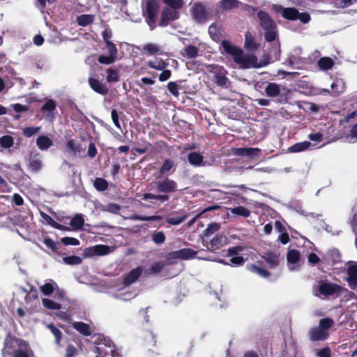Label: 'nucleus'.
<instances>
[{"label": "nucleus", "mask_w": 357, "mask_h": 357, "mask_svg": "<svg viewBox=\"0 0 357 357\" xmlns=\"http://www.w3.org/2000/svg\"><path fill=\"white\" fill-rule=\"evenodd\" d=\"M187 218V215H183L181 217H172L167 219V222L171 225H178L182 223Z\"/></svg>", "instance_id": "nucleus-58"}, {"label": "nucleus", "mask_w": 357, "mask_h": 357, "mask_svg": "<svg viewBox=\"0 0 357 357\" xmlns=\"http://www.w3.org/2000/svg\"><path fill=\"white\" fill-rule=\"evenodd\" d=\"M40 215L43 219V220L52 227L61 230V231H69L70 229L64 225H62L55 220H54L49 215L46 214L45 212L40 211Z\"/></svg>", "instance_id": "nucleus-24"}, {"label": "nucleus", "mask_w": 357, "mask_h": 357, "mask_svg": "<svg viewBox=\"0 0 357 357\" xmlns=\"http://www.w3.org/2000/svg\"><path fill=\"white\" fill-rule=\"evenodd\" d=\"M221 47L225 53L233 56L234 62L240 65L242 68H259L269 63V61H267L258 64V59L255 55L244 54L242 49L233 45L227 40H223L221 42Z\"/></svg>", "instance_id": "nucleus-1"}, {"label": "nucleus", "mask_w": 357, "mask_h": 357, "mask_svg": "<svg viewBox=\"0 0 357 357\" xmlns=\"http://www.w3.org/2000/svg\"><path fill=\"white\" fill-rule=\"evenodd\" d=\"M227 71L222 68H220L219 70L215 73L214 82L221 87H227L229 79L226 76Z\"/></svg>", "instance_id": "nucleus-23"}, {"label": "nucleus", "mask_w": 357, "mask_h": 357, "mask_svg": "<svg viewBox=\"0 0 357 357\" xmlns=\"http://www.w3.org/2000/svg\"><path fill=\"white\" fill-rule=\"evenodd\" d=\"M67 146L73 154H77L80 152V146L77 144L74 139L68 140Z\"/></svg>", "instance_id": "nucleus-60"}, {"label": "nucleus", "mask_w": 357, "mask_h": 357, "mask_svg": "<svg viewBox=\"0 0 357 357\" xmlns=\"http://www.w3.org/2000/svg\"><path fill=\"white\" fill-rule=\"evenodd\" d=\"M77 348L74 345L69 344L66 347V354L64 357H75L77 355Z\"/></svg>", "instance_id": "nucleus-61"}, {"label": "nucleus", "mask_w": 357, "mask_h": 357, "mask_svg": "<svg viewBox=\"0 0 357 357\" xmlns=\"http://www.w3.org/2000/svg\"><path fill=\"white\" fill-rule=\"evenodd\" d=\"M143 271V267L140 266L134 269H132L128 273L124 275L123 284L128 287L136 282L137 279L141 276Z\"/></svg>", "instance_id": "nucleus-17"}, {"label": "nucleus", "mask_w": 357, "mask_h": 357, "mask_svg": "<svg viewBox=\"0 0 357 357\" xmlns=\"http://www.w3.org/2000/svg\"><path fill=\"white\" fill-rule=\"evenodd\" d=\"M197 252L191 248H182L169 253L173 259H189L196 256Z\"/></svg>", "instance_id": "nucleus-16"}, {"label": "nucleus", "mask_w": 357, "mask_h": 357, "mask_svg": "<svg viewBox=\"0 0 357 357\" xmlns=\"http://www.w3.org/2000/svg\"><path fill=\"white\" fill-rule=\"evenodd\" d=\"M84 224V220L81 214L75 215L70 220V225L74 230L81 229Z\"/></svg>", "instance_id": "nucleus-36"}, {"label": "nucleus", "mask_w": 357, "mask_h": 357, "mask_svg": "<svg viewBox=\"0 0 357 357\" xmlns=\"http://www.w3.org/2000/svg\"><path fill=\"white\" fill-rule=\"evenodd\" d=\"M333 319L326 317L321 319L318 326L312 328L309 331V339L312 342L324 341L328 338L330 329L333 326Z\"/></svg>", "instance_id": "nucleus-5"}, {"label": "nucleus", "mask_w": 357, "mask_h": 357, "mask_svg": "<svg viewBox=\"0 0 357 357\" xmlns=\"http://www.w3.org/2000/svg\"><path fill=\"white\" fill-rule=\"evenodd\" d=\"M56 109V102L52 99H46L45 103L40 108L43 113H47V118L53 121L56 118L55 111Z\"/></svg>", "instance_id": "nucleus-12"}, {"label": "nucleus", "mask_w": 357, "mask_h": 357, "mask_svg": "<svg viewBox=\"0 0 357 357\" xmlns=\"http://www.w3.org/2000/svg\"><path fill=\"white\" fill-rule=\"evenodd\" d=\"M159 9L160 3L158 0H147L146 1L145 7L143 9V15L151 31L154 30L157 26L156 22Z\"/></svg>", "instance_id": "nucleus-6"}, {"label": "nucleus", "mask_w": 357, "mask_h": 357, "mask_svg": "<svg viewBox=\"0 0 357 357\" xmlns=\"http://www.w3.org/2000/svg\"><path fill=\"white\" fill-rule=\"evenodd\" d=\"M110 248L107 245H96L92 248H86L84 251L85 257L93 255L103 256L109 252Z\"/></svg>", "instance_id": "nucleus-15"}, {"label": "nucleus", "mask_w": 357, "mask_h": 357, "mask_svg": "<svg viewBox=\"0 0 357 357\" xmlns=\"http://www.w3.org/2000/svg\"><path fill=\"white\" fill-rule=\"evenodd\" d=\"M316 355L317 357H331V350L328 347H326L320 350H318Z\"/></svg>", "instance_id": "nucleus-64"}, {"label": "nucleus", "mask_w": 357, "mask_h": 357, "mask_svg": "<svg viewBox=\"0 0 357 357\" xmlns=\"http://www.w3.org/2000/svg\"><path fill=\"white\" fill-rule=\"evenodd\" d=\"M188 160L190 165L199 167L204 165V156L198 152H190L188 155Z\"/></svg>", "instance_id": "nucleus-26"}, {"label": "nucleus", "mask_w": 357, "mask_h": 357, "mask_svg": "<svg viewBox=\"0 0 357 357\" xmlns=\"http://www.w3.org/2000/svg\"><path fill=\"white\" fill-rule=\"evenodd\" d=\"M190 14L195 22L204 24L211 19V14L203 2L197 1L190 8Z\"/></svg>", "instance_id": "nucleus-7"}, {"label": "nucleus", "mask_w": 357, "mask_h": 357, "mask_svg": "<svg viewBox=\"0 0 357 357\" xmlns=\"http://www.w3.org/2000/svg\"><path fill=\"white\" fill-rule=\"evenodd\" d=\"M318 291L324 296L335 295L337 297L343 291V288L336 283L321 281L319 284Z\"/></svg>", "instance_id": "nucleus-8"}, {"label": "nucleus", "mask_w": 357, "mask_h": 357, "mask_svg": "<svg viewBox=\"0 0 357 357\" xmlns=\"http://www.w3.org/2000/svg\"><path fill=\"white\" fill-rule=\"evenodd\" d=\"M176 163L171 158H165L158 169V177L167 176V177L173 174L176 169Z\"/></svg>", "instance_id": "nucleus-13"}, {"label": "nucleus", "mask_w": 357, "mask_h": 357, "mask_svg": "<svg viewBox=\"0 0 357 357\" xmlns=\"http://www.w3.org/2000/svg\"><path fill=\"white\" fill-rule=\"evenodd\" d=\"M154 185L155 191L159 194L147 192L143 194L141 198L144 201H149L152 204H155L157 202L163 203L168 201L169 199V194L178 190L177 183L168 177L155 182Z\"/></svg>", "instance_id": "nucleus-2"}, {"label": "nucleus", "mask_w": 357, "mask_h": 357, "mask_svg": "<svg viewBox=\"0 0 357 357\" xmlns=\"http://www.w3.org/2000/svg\"><path fill=\"white\" fill-rule=\"evenodd\" d=\"M164 267V264L162 262H154L151 264V267L148 269L149 274H153L160 273Z\"/></svg>", "instance_id": "nucleus-55"}, {"label": "nucleus", "mask_w": 357, "mask_h": 357, "mask_svg": "<svg viewBox=\"0 0 357 357\" xmlns=\"http://www.w3.org/2000/svg\"><path fill=\"white\" fill-rule=\"evenodd\" d=\"M230 211L234 215L242 216L243 218H248L251 214L250 211L242 206L231 208H230Z\"/></svg>", "instance_id": "nucleus-40"}, {"label": "nucleus", "mask_w": 357, "mask_h": 357, "mask_svg": "<svg viewBox=\"0 0 357 357\" xmlns=\"http://www.w3.org/2000/svg\"><path fill=\"white\" fill-rule=\"evenodd\" d=\"M199 49L192 45H187L181 51V54L187 59H195L198 56Z\"/></svg>", "instance_id": "nucleus-28"}, {"label": "nucleus", "mask_w": 357, "mask_h": 357, "mask_svg": "<svg viewBox=\"0 0 357 357\" xmlns=\"http://www.w3.org/2000/svg\"><path fill=\"white\" fill-rule=\"evenodd\" d=\"M142 52L144 54L154 55L160 52V47L154 43H147L144 45Z\"/></svg>", "instance_id": "nucleus-39"}, {"label": "nucleus", "mask_w": 357, "mask_h": 357, "mask_svg": "<svg viewBox=\"0 0 357 357\" xmlns=\"http://www.w3.org/2000/svg\"><path fill=\"white\" fill-rule=\"evenodd\" d=\"M220 208V206L218 205H214V206H208L206 208H204V210H202L201 212H199L197 215H195V218H193L188 223L189 225H192V224L195 223V222L197 220V219L201 218L202 216V215L206 212H208V211H214V210H217V209H219Z\"/></svg>", "instance_id": "nucleus-50"}, {"label": "nucleus", "mask_w": 357, "mask_h": 357, "mask_svg": "<svg viewBox=\"0 0 357 357\" xmlns=\"http://www.w3.org/2000/svg\"><path fill=\"white\" fill-rule=\"evenodd\" d=\"M98 61L99 63H100L102 64L109 65V64L113 63L116 61V59L114 57H113L112 56H110L109 54V56L100 55L98 57Z\"/></svg>", "instance_id": "nucleus-59"}, {"label": "nucleus", "mask_w": 357, "mask_h": 357, "mask_svg": "<svg viewBox=\"0 0 357 357\" xmlns=\"http://www.w3.org/2000/svg\"><path fill=\"white\" fill-rule=\"evenodd\" d=\"M310 145L311 143L307 141L298 142L289 147L288 150L290 153H298L307 150Z\"/></svg>", "instance_id": "nucleus-34"}, {"label": "nucleus", "mask_w": 357, "mask_h": 357, "mask_svg": "<svg viewBox=\"0 0 357 357\" xmlns=\"http://www.w3.org/2000/svg\"><path fill=\"white\" fill-rule=\"evenodd\" d=\"M260 150L257 148H236L232 150V153L236 156H254L257 155Z\"/></svg>", "instance_id": "nucleus-22"}, {"label": "nucleus", "mask_w": 357, "mask_h": 357, "mask_svg": "<svg viewBox=\"0 0 357 357\" xmlns=\"http://www.w3.org/2000/svg\"><path fill=\"white\" fill-rule=\"evenodd\" d=\"M47 328H49L54 337L55 344L58 346L61 345V342L63 337L61 331L55 326L53 324H49L47 325Z\"/></svg>", "instance_id": "nucleus-31"}, {"label": "nucleus", "mask_w": 357, "mask_h": 357, "mask_svg": "<svg viewBox=\"0 0 357 357\" xmlns=\"http://www.w3.org/2000/svg\"><path fill=\"white\" fill-rule=\"evenodd\" d=\"M179 17V12L177 11L176 9L167 7L164 8L161 13L160 20L158 25L161 27H165L169 24V22L176 20L178 19Z\"/></svg>", "instance_id": "nucleus-9"}, {"label": "nucleus", "mask_w": 357, "mask_h": 357, "mask_svg": "<svg viewBox=\"0 0 357 357\" xmlns=\"http://www.w3.org/2000/svg\"><path fill=\"white\" fill-rule=\"evenodd\" d=\"M72 326L84 336H89L93 333L90 326L82 321H75L72 324Z\"/></svg>", "instance_id": "nucleus-25"}, {"label": "nucleus", "mask_w": 357, "mask_h": 357, "mask_svg": "<svg viewBox=\"0 0 357 357\" xmlns=\"http://www.w3.org/2000/svg\"><path fill=\"white\" fill-rule=\"evenodd\" d=\"M93 186L98 191L102 192L107 189L108 182L103 178H96Z\"/></svg>", "instance_id": "nucleus-46"}, {"label": "nucleus", "mask_w": 357, "mask_h": 357, "mask_svg": "<svg viewBox=\"0 0 357 357\" xmlns=\"http://www.w3.org/2000/svg\"><path fill=\"white\" fill-rule=\"evenodd\" d=\"M273 9L277 13H281L282 17L287 20L294 21L298 17V10L296 8H283L280 5H274Z\"/></svg>", "instance_id": "nucleus-11"}, {"label": "nucleus", "mask_w": 357, "mask_h": 357, "mask_svg": "<svg viewBox=\"0 0 357 357\" xmlns=\"http://www.w3.org/2000/svg\"><path fill=\"white\" fill-rule=\"evenodd\" d=\"M227 240L225 235L218 234L210 241V248H208L211 250H218L226 243Z\"/></svg>", "instance_id": "nucleus-21"}, {"label": "nucleus", "mask_w": 357, "mask_h": 357, "mask_svg": "<svg viewBox=\"0 0 357 357\" xmlns=\"http://www.w3.org/2000/svg\"><path fill=\"white\" fill-rule=\"evenodd\" d=\"M106 46L108 50L109 54L116 59L118 50L116 47V45L112 42H108L106 43Z\"/></svg>", "instance_id": "nucleus-62"}, {"label": "nucleus", "mask_w": 357, "mask_h": 357, "mask_svg": "<svg viewBox=\"0 0 357 357\" xmlns=\"http://www.w3.org/2000/svg\"><path fill=\"white\" fill-rule=\"evenodd\" d=\"M165 239H166V236H165L164 232L162 231H155L152 234V241L155 244H158V245L162 244L165 241Z\"/></svg>", "instance_id": "nucleus-51"}, {"label": "nucleus", "mask_w": 357, "mask_h": 357, "mask_svg": "<svg viewBox=\"0 0 357 357\" xmlns=\"http://www.w3.org/2000/svg\"><path fill=\"white\" fill-rule=\"evenodd\" d=\"M33 354L29 343L10 335L9 333L1 350L3 357H29Z\"/></svg>", "instance_id": "nucleus-3"}, {"label": "nucleus", "mask_w": 357, "mask_h": 357, "mask_svg": "<svg viewBox=\"0 0 357 357\" xmlns=\"http://www.w3.org/2000/svg\"><path fill=\"white\" fill-rule=\"evenodd\" d=\"M40 290L45 296L52 294L54 291V287L51 283H45L40 287Z\"/></svg>", "instance_id": "nucleus-63"}, {"label": "nucleus", "mask_w": 357, "mask_h": 357, "mask_svg": "<svg viewBox=\"0 0 357 357\" xmlns=\"http://www.w3.org/2000/svg\"><path fill=\"white\" fill-rule=\"evenodd\" d=\"M14 144V139L10 135H3L0 137V145L4 149H9Z\"/></svg>", "instance_id": "nucleus-48"}, {"label": "nucleus", "mask_w": 357, "mask_h": 357, "mask_svg": "<svg viewBox=\"0 0 357 357\" xmlns=\"http://www.w3.org/2000/svg\"><path fill=\"white\" fill-rule=\"evenodd\" d=\"M100 210L104 212L119 214L121 211V206L116 203H109L105 205H101Z\"/></svg>", "instance_id": "nucleus-38"}, {"label": "nucleus", "mask_w": 357, "mask_h": 357, "mask_svg": "<svg viewBox=\"0 0 357 357\" xmlns=\"http://www.w3.org/2000/svg\"><path fill=\"white\" fill-rule=\"evenodd\" d=\"M300 257V252L296 249H291L289 250L287 255V261L290 264L297 263L299 261Z\"/></svg>", "instance_id": "nucleus-44"}, {"label": "nucleus", "mask_w": 357, "mask_h": 357, "mask_svg": "<svg viewBox=\"0 0 357 357\" xmlns=\"http://www.w3.org/2000/svg\"><path fill=\"white\" fill-rule=\"evenodd\" d=\"M248 269L252 273H256L264 278H267L271 275V273L268 271L253 264L248 266Z\"/></svg>", "instance_id": "nucleus-35"}, {"label": "nucleus", "mask_w": 357, "mask_h": 357, "mask_svg": "<svg viewBox=\"0 0 357 357\" xmlns=\"http://www.w3.org/2000/svg\"><path fill=\"white\" fill-rule=\"evenodd\" d=\"M43 305L45 307L49 310H59L61 307V305L50 298H43L42 300Z\"/></svg>", "instance_id": "nucleus-47"}, {"label": "nucleus", "mask_w": 357, "mask_h": 357, "mask_svg": "<svg viewBox=\"0 0 357 357\" xmlns=\"http://www.w3.org/2000/svg\"><path fill=\"white\" fill-rule=\"evenodd\" d=\"M217 5L222 11H228L239 8L242 3L238 0H221Z\"/></svg>", "instance_id": "nucleus-20"}, {"label": "nucleus", "mask_w": 357, "mask_h": 357, "mask_svg": "<svg viewBox=\"0 0 357 357\" xmlns=\"http://www.w3.org/2000/svg\"><path fill=\"white\" fill-rule=\"evenodd\" d=\"M29 169L31 172H38L42 167L41 155L36 151H31L29 154Z\"/></svg>", "instance_id": "nucleus-14"}, {"label": "nucleus", "mask_w": 357, "mask_h": 357, "mask_svg": "<svg viewBox=\"0 0 357 357\" xmlns=\"http://www.w3.org/2000/svg\"><path fill=\"white\" fill-rule=\"evenodd\" d=\"M220 228V225L217 222H213L208 225L207 227L203 231V241H205L204 238H209L215 232L218 231Z\"/></svg>", "instance_id": "nucleus-33"}, {"label": "nucleus", "mask_w": 357, "mask_h": 357, "mask_svg": "<svg viewBox=\"0 0 357 357\" xmlns=\"http://www.w3.org/2000/svg\"><path fill=\"white\" fill-rule=\"evenodd\" d=\"M266 95L270 98H275L280 95V85L275 82H268L264 89Z\"/></svg>", "instance_id": "nucleus-27"}, {"label": "nucleus", "mask_w": 357, "mask_h": 357, "mask_svg": "<svg viewBox=\"0 0 357 357\" xmlns=\"http://www.w3.org/2000/svg\"><path fill=\"white\" fill-rule=\"evenodd\" d=\"M262 258L271 268H274L279 265L280 254L278 252H267L262 256Z\"/></svg>", "instance_id": "nucleus-19"}, {"label": "nucleus", "mask_w": 357, "mask_h": 357, "mask_svg": "<svg viewBox=\"0 0 357 357\" xmlns=\"http://www.w3.org/2000/svg\"><path fill=\"white\" fill-rule=\"evenodd\" d=\"M63 261L65 264L74 266L82 264V259L78 256H69L63 257Z\"/></svg>", "instance_id": "nucleus-49"}, {"label": "nucleus", "mask_w": 357, "mask_h": 357, "mask_svg": "<svg viewBox=\"0 0 357 357\" xmlns=\"http://www.w3.org/2000/svg\"><path fill=\"white\" fill-rule=\"evenodd\" d=\"M259 45L256 43L254 36L251 33L247 32L245 38V47L250 50H257Z\"/></svg>", "instance_id": "nucleus-37"}, {"label": "nucleus", "mask_w": 357, "mask_h": 357, "mask_svg": "<svg viewBox=\"0 0 357 357\" xmlns=\"http://www.w3.org/2000/svg\"><path fill=\"white\" fill-rule=\"evenodd\" d=\"M123 115L122 112H117L116 109H112L111 113L112 120L116 128L121 129V126L119 122V116Z\"/></svg>", "instance_id": "nucleus-54"}, {"label": "nucleus", "mask_w": 357, "mask_h": 357, "mask_svg": "<svg viewBox=\"0 0 357 357\" xmlns=\"http://www.w3.org/2000/svg\"><path fill=\"white\" fill-rule=\"evenodd\" d=\"M95 20L93 15L83 14L77 17V22L79 26H86L93 24Z\"/></svg>", "instance_id": "nucleus-30"}, {"label": "nucleus", "mask_w": 357, "mask_h": 357, "mask_svg": "<svg viewBox=\"0 0 357 357\" xmlns=\"http://www.w3.org/2000/svg\"><path fill=\"white\" fill-rule=\"evenodd\" d=\"M162 1L173 9H180L183 6V0H162Z\"/></svg>", "instance_id": "nucleus-52"}, {"label": "nucleus", "mask_w": 357, "mask_h": 357, "mask_svg": "<svg viewBox=\"0 0 357 357\" xmlns=\"http://www.w3.org/2000/svg\"><path fill=\"white\" fill-rule=\"evenodd\" d=\"M142 338L144 349L148 352L158 355L159 353L154 349L156 348V336L153 332L149 330L145 331L143 333Z\"/></svg>", "instance_id": "nucleus-10"}, {"label": "nucleus", "mask_w": 357, "mask_h": 357, "mask_svg": "<svg viewBox=\"0 0 357 357\" xmlns=\"http://www.w3.org/2000/svg\"><path fill=\"white\" fill-rule=\"evenodd\" d=\"M44 244L47 248H50L52 252L55 253L59 252V250L61 247L60 243L57 241H54L50 237H46L43 240Z\"/></svg>", "instance_id": "nucleus-41"}, {"label": "nucleus", "mask_w": 357, "mask_h": 357, "mask_svg": "<svg viewBox=\"0 0 357 357\" xmlns=\"http://www.w3.org/2000/svg\"><path fill=\"white\" fill-rule=\"evenodd\" d=\"M61 242L65 245H78L80 243L77 238L68 236L61 238Z\"/></svg>", "instance_id": "nucleus-57"}, {"label": "nucleus", "mask_w": 357, "mask_h": 357, "mask_svg": "<svg viewBox=\"0 0 357 357\" xmlns=\"http://www.w3.org/2000/svg\"><path fill=\"white\" fill-rule=\"evenodd\" d=\"M36 144L40 150L48 149L53 145L52 140L45 135L39 136L36 139Z\"/></svg>", "instance_id": "nucleus-29"}, {"label": "nucleus", "mask_w": 357, "mask_h": 357, "mask_svg": "<svg viewBox=\"0 0 357 357\" xmlns=\"http://www.w3.org/2000/svg\"><path fill=\"white\" fill-rule=\"evenodd\" d=\"M317 65L321 70H330L334 66L333 60L330 57H321L318 60Z\"/></svg>", "instance_id": "nucleus-32"}, {"label": "nucleus", "mask_w": 357, "mask_h": 357, "mask_svg": "<svg viewBox=\"0 0 357 357\" xmlns=\"http://www.w3.org/2000/svg\"><path fill=\"white\" fill-rule=\"evenodd\" d=\"M40 130V127H26L22 130V134L26 137H31Z\"/></svg>", "instance_id": "nucleus-53"}, {"label": "nucleus", "mask_w": 357, "mask_h": 357, "mask_svg": "<svg viewBox=\"0 0 357 357\" xmlns=\"http://www.w3.org/2000/svg\"><path fill=\"white\" fill-rule=\"evenodd\" d=\"M208 33L213 40L218 41L220 40V31L215 23H213L209 26Z\"/></svg>", "instance_id": "nucleus-45"}, {"label": "nucleus", "mask_w": 357, "mask_h": 357, "mask_svg": "<svg viewBox=\"0 0 357 357\" xmlns=\"http://www.w3.org/2000/svg\"><path fill=\"white\" fill-rule=\"evenodd\" d=\"M259 24L264 31V39L267 42H273L278 37L277 24L270 15L265 10L257 13Z\"/></svg>", "instance_id": "nucleus-4"}, {"label": "nucleus", "mask_w": 357, "mask_h": 357, "mask_svg": "<svg viewBox=\"0 0 357 357\" xmlns=\"http://www.w3.org/2000/svg\"><path fill=\"white\" fill-rule=\"evenodd\" d=\"M167 89L169 92L175 97H178L179 95L178 85L176 82H169L167 84Z\"/></svg>", "instance_id": "nucleus-56"}, {"label": "nucleus", "mask_w": 357, "mask_h": 357, "mask_svg": "<svg viewBox=\"0 0 357 357\" xmlns=\"http://www.w3.org/2000/svg\"><path fill=\"white\" fill-rule=\"evenodd\" d=\"M107 81L109 83L118 82L119 81V75L116 69L108 68L107 70Z\"/></svg>", "instance_id": "nucleus-43"}, {"label": "nucleus", "mask_w": 357, "mask_h": 357, "mask_svg": "<svg viewBox=\"0 0 357 357\" xmlns=\"http://www.w3.org/2000/svg\"><path fill=\"white\" fill-rule=\"evenodd\" d=\"M88 82L90 87L96 93L101 95L108 93L109 90L107 86L100 82L98 79L89 77Z\"/></svg>", "instance_id": "nucleus-18"}, {"label": "nucleus", "mask_w": 357, "mask_h": 357, "mask_svg": "<svg viewBox=\"0 0 357 357\" xmlns=\"http://www.w3.org/2000/svg\"><path fill=\"white\" fill-rule=\"evenodd\" d=\"M232 257L229 259V263L226 262L224 259L220 260V262L225 265L232 264L236 266H243L245 261V259L242 256H231Z\"/></svg>", "instance_id": "nucleus-42"}]
</instances>
